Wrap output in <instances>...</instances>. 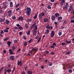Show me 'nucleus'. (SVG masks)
Returning <instances> with one entry per match:
<instances>
[{"label": "nucleus", "instance_id": "nucleus-1", "mask_svg": "<svg viewBox=\"0 0 74 74\" xmlns=\"http://www.w3.org/2000/svg\"><path fill=\"white\" fill-rule=\"evenodd\" d=\"M32 10H31V8H29L28 7H27V10L26 11V13L27 14V15L28 16H29L30 15V13H31V11Z\"/></svg>", "mask_w": 74, "mask_h": 74}, {"label": "nucleus", "instance_id": "nucleus-2", "mask_svg": "<svg viewBox=\"0 0 74 74\" xmlns=\"http://www.w3.org/2000/svg\"><path fill=\"white\" fill-rule=\"evenodd\" d=\"M69 5L68 3H66V5H65L64 7L63 8V9H64V10H67V6L69 7Z\"/></svg>", "mask_w": 74, "mask_h": 74}, {"label": "nucleus", "instance_id": "nucleus-3", "mask_svg": "<svg viewBox=\"0 0 74 74\" xmlns=\"http://www.w3.org/2000/svg\"><path fill=\"white\" fill-rule=\"evenodd\" d=\"M8 16H9L10 17H11V15H12V12L11 11V10H9L8 12Z\"/></svg>", "mask_w": 74, "mask_h": 74}, {"label": "nucleus", "instance_id": "nucleus-4", "mask_svg": "<svg viewBox=\"0 0 74 74\" xmlns=\"http://www.w3.org/2000/svg\"><path fill=\"white\" fill-rule=\"evenodd\" d=\"M51 37H53L54 35H55V34H54V31H52L51 32Z\"/></svg>", "mask_w": 74, "mask_h": 74}, {"label": "nucleus", "instance_id": "nucleus-5", "mask_svg": "<svg viewBox=\"0 0 74 74\" xmlns=\"http://www.w3.org/2000/svg\"><path fill=\"white\" fill-rule=\"evenodd\" d=\"M55 16L53 15L51 16V18L52 21H54V20H55Z\"/></svg>", "mask_w": 74, "mask_h": 74}, {"label": "nucleus", "instance_id": "nucleus-6", "mask_svg": "<svg viewBox=\"0 0 74 74\" xmlns=\"http://www.w3.org/2000/svg\"><path fill=\"white\" fill-rule=\"evenodd\" d=\"M22 21L23 20V18L22 16L18 18L17 19L18 21Z\"/></svg>", "mask_w": 74, "mask_h": 74}, {"label": "nucleus", "instance_id": "nucleus-7", "mask_svg": "<svg viewBox=\"0 0 74 74\" xmlns=\"http://www.w3.org/2000/svg\"><path fill=\"white\" fill-rule=\"evenodd\" d=\"M33 21V20H32V18H30L27 19L26 20V22H30V21Z\"/></svg>", "mask_w": 74, "mask_h": 74}, {"label": "nucleus", "instance_id": "nucleus-8", "mask_svg": "<svg viewBox=\"0 0 74 74\" xmlns=\"http://www.w3.org/2000/svg\"><path fill=\"white\" fill-rule=\"evenodd\" d=\"M7 44L9 47H11V42L10 41H9L8 42Z\"/></svg>", "mask_w": 74, "mask_h": 74}, {"label": "nucleus", "instance_id": "nucleus-9", "mask_svg": "<svg viewBox=\"0 0 74 74\" xmlns=\"http://www.w3.org/2000/svg\"><path fill=\"white\" fill-rule=\"evenodd\" d=\"M44 13H42L40 14H39V18H41L42 16H44Z\"/></svg>", "mask_w": 74, "mask_h": 74}, {"label": "nucleus", "instance_id": "nucleus-10", "mask_svg": "<svg viewBox=\"0 0 74 74\" xmlns=\"http://www.w3.org/2000/svg\"><path fill=\"white\" fill-rule=\"evenodd\" d=\"M5 20V18H4L3 19L2 18H0V22H4V20Z\"/></svg>", "mask_w": 74, "mask_h": 74}, {"label": "nucleus", "instance_id": "nucleus-11", "mask_svg": "<svg viewBox=\"0 0 74 74\" xmlns=\"http://www.w3.org/2000/svg\"><path fill=\"white\" fill-rule=\"evenodd\" d=\"M25 28H26L27 29H28V28H29V26L27 23H25Z\"/></svg>", "mask_w": 74, "mask_h": 74}, {"label": "nucleus", "instance_id": "nucleus-12", "mask_svg": "<svg viewBox=\"0 0 74 74\" xmlns=\"http://www.w3.org/2000/svg\"><path fill=\"white\" fill-rule=\"evenodd\" d=\"M10 59L12 60H14V56H11L10 57Z\"/></svg>", "mask_w": 74, "mask_h": 74}, {"label": "nucleus", "instance_id": "nucleus-13", "mask_svg": "<svg viewBox=\"0 0 74 74\" xmlns=\"http://www.w3.org/2000/svg\"><path fill=\"white\" fill-rule=\"evenodd\" d=\"M62 17H58V20L59 21L60 20H62Z\"/></svg>", "mask_w": 74, "mask_h": 74}, {"label": "nucleus", "instance_id": "nucleus-14", "mask_svg": "<svg viewBox=\"0 0 74 74\" xmlns=\"http://www.w3.org/2000/svg\"><path fill=\"white\" fill-rule=\"evenodd\" d=\"M10 7H13V3H12V2H11L10 3Z\"/></svg>", "mask_w": 74, "mask_h": 74}, {"label": "nucleus", "instance_id": "nucleus-15", "mask_svg": "<svg viewBox=\"0 0 74 74\" xmlns=\"http://www.w3.org/2000/svg\"><path fill=\"white\" fill-rule=\"evenodd\" d=\"M62 31L61 30H60L58 32V35L59 36H61V35H62Z\"/></svg>", "mask_w": 74, "mask_h": 74}, {"label": "nucleus", "instance_id": "nucleus-16", "mask_svg": "<svg viewBox=\"0 0 74 74\" xmlns=\"http://www.w3.org/2000/svg\"><path fill=\"white\" fill-rule=\"evenodd\" d=\"M44 21L45 22H49V21L46 18H44Z\"/></svg>", "mask_w": 74, "mask_h": 74}, {"label": "nucleus", "instance_id": "nucleus-17", "mask_svg": "<svg viewBox=\"0 0 74 74\" xmlns=\"http://www.w3.org/2000/svg\"><path fill=\"white\" fill-rule=\"evenodd\" d=\"M35 25H36V24L35 23H34L33 25H32L31 27V29H33V28L34 27Z\"/></svg>", "mask_w": 74, "mask_h": 74}, {"label": "nucleus", "instance_id": "nucleus-18", "mask_svg": "<svg viewBox=\"0 0 74 74\" xmlns=\"http://www.w3.org/2000/svg\"><path fill=\"white\" fill-rule=\"evenodd\" d=\"M66 43H67V44H70V43L71 42V40L69 41L67 40H66Z\"/></svg>", "mask_w": 74, "mask_h": 74}, {"label": "nucleus", "instance_id": "nucleus-19", "mask_svg": "<svg viewBox=\"0 0 74 74\" xmlns=\"http://www.w3.org/2000/svg\"><path fill=\"white\" fill-rule=\"evenodd\" d=\"M17 64L18 65H21V64H22V61H18V62Z\"/></svg>", "mask_w": 74, "mask_h": 74}, {"label": "nucleus", "instance_id": "nucleus-20", "mask_svg": "<svg viewBox=\"0 0 74 74\" xmlns=\"http://www.w3.org/2000/svg\"><path fill=\"white\" fill-rule=\"evenodd\" d=\"M55 15H56V17H58L59 16V14L58 13H56Z\"/></svg>", "mask_w": 74, "mask_h": 74}, {"label": "nucleus", "instance_id": "nucleus-21", "mask_svg": "<svg viewBox=\"0 0 74 74\" xmlns=\"http://www.w3.org/2000/svg\"><path fill=\"white\" fill-rule=\"evenodd\" d=\"M46 28L48 29H49L51 28V27H50V26H49V25H47L46 27Z\"/></svg>", "mask_w": 74, "mask_h": 74}, {"label": "nucleus", "instance_id": "nucleus-22", "mask_svg": "<svg viewBox=\"0 0 74 74\" xmlns=\"http://www.w3.org/2000/svg\"><path fill=\"white\" fill-rule=\"evenodd\" d=\"M6 24H7V25H8V24H9V23H10V21H8V20H6Z\"/></svg>", "mask_w": 74, "mask_h": 74}, {"label": "nucleus", "instance_id": "nucleus-23", "mask_svg": "<svg viewBox=\"0 0 74 74\" xmlns=\"http://www.w3.org/2000/svg\"><path fill=\"white\" fill-rule=\"evenodd\" d=\"M30 31L28 30L27 32V35H30Z\"/></svg>", "mask_w": 74, "mask_h": 74}, {"label": "nucleus", "instance_id": "nucleus-24", "mask_svg": "<svg viewBox=\"0 0 74 74\" xmlns=\"http://www.w3.org/2000/svg\"><path fill=\"white\" fill-rule=\"evenodd\" d=\"M12 48L13 51H14V50H15V49H16V48H15V47L14 46H12Z\"/></svg>", "mask_w": 74, "mask_h": 74}, {"label": "nucleus", "instance_id": "nucleus-25", "mask_svg": "<svg viewBox=\"0 0 74 74\" xmlns=\"http://www.w3.org/2000/svg\"><path fill=\"white\" fill-rule=\"evenodd\" d=\"M28 74H32V72L30 71H28Z\"/></svg>", "mask_w": 74, "mask_h": 74}, {"label": "nucleus", "instance_id": "nucleus-26", "mask_svg": "<svg viewBox=\"0 0 74 74\" xmlns=\"http://www.w3.org/2000/svg\"><path fill=\"white\" fill-rule=\"evenodd\" d=\"M37 51H38V50H37V49L35 48L34 49V51H35V53H36V52H37Z\"/></svg>", "mask_w": 74, "mask_h": 74}, {"label": "nucleus", "instance_id": "nucleus-27", "mask_svg": "<svg viewBox=\"0 0 74 74\" xmlns=\"http://www.w3.org/2000/svg\"><path fill=\"white\" fill-rule=\"evenodd\" d=\"M5 71H6V72L10 73L11 72V69H8L7 70Z\"/></svg>", "mask_w": 74, "mask_h": 74}, {"label": "nucleus", "instance_id": "nucleus-28", "mask_svg": "<svg viewBox=\"0 0 74 74\" xmlns=\"http://www.w3.org/2000/svg\"><path fill=\"white\" fill-rule=\"evenodd\" d=\"M40 41H41V38H39V39H38V40L37 42L38 43H39V42H40Z\"/></svg>", "mask_w": 74, "mask_h": 74}, {"label": "nucleus", "instance_id": "nucleus-29", "mask_svg": "<svg viewBox=\"0 0 74 74\" xmlns=\"http://www.w3.org/2000/svg\"><path fill=\"white\" fill-rule=\"evenodd\" d=\"M64 2H63V1H61V2L60 3V4L62 6V5H63V3H64Z\"/></svg>", "mask_w": 74, "mask_h": 74}, {"label": "nucleus", "instance_id": "nucleus-30", "mask_svg": "<svg viewBox=\"0 0 74 74\" xmlns=\"http://www.w3.org/2000/svg\"><path fill=\"white\" fill-rule=\"evenodd\" d=\"M37 17V14H35L34 16V19H36Z\"/></svg>", "mask_w": 74, "mask_h": 74}, {"label": "nucleus", "instance_id": "nucleus-31", "mask_svg": "<svg viewBox=\"0 0 74 74\" xmlns=\"http://www.w3.org/2000/svg\"><path fill=\"white\" fill-rule=\"evenodd\" d=\"M28 66H26V67L25 66L24 67V68H25V71H26L27 69L26 68H28Z\"/></svg>", "mask_w": 74, "mask_h": 74}, {"label": "nucleus", "instance_id": "nucleus-32", "mask_svg": "<svg viewBox=\"0 0 74 74\" xmlns=\"http://www.w3.org/2000/svg\"><path fill=\"white\" fill-rule=\"evenodd\" d=\"M32 41H33V39H31L29 40L28 42H29V43H31V42H32Z\"/></svg>", "mask_w": 74, "mask_h": 74}, {"label": "nucleus", "instance_id": "nucleus-33", "mask_svg": "<svg viewBox=\"0 0 74 74\" xmlns=\"http://www.w3.org/2000/svg\"><path fill=\"white\" fill-rule=\"evenodd\" d=\"M33 32H34L35 34H36L37 33V30H34V31Z\"/></svg>", "mask_w": 74, "mask_h": 74}, {"label": "nucleus", "instance_id": "nucleus-34", "mask_svg": "<svg viewBox=\"0 0 74 74\" xmlns=\"http://www.w3.org/2000/svg\"><path fill=\"white\" fill-rule=\"evenodd\" d=\"M4 32H5V33H7V32H8V30L7 29H5L3 31Z\"/></svg>", "mask_w": 74, "mask_h": 74}, {"label": "nucleus", "instance_id": "nucleus-35", "mask_svg": "<svg viewBox=\"0 0 74 74\" xmlns=\"http://www.w3.org/2000/svg\"><path fill=\"white\" fill-rule=\"evenodd\" d=\"M18 29H21V30H22L23 29V27H18Z\"/></svg>", "mask_w": 74, "mask_h": 74}, {"label": "nucleus", "instance_id": "nucleus-36", "mask_svg": "<svg viewBox=\"0 0 74 74\" xmlns=\"http://www.w3.org/2000/svg\"><path fill=\"white\" fill-rule=\"evenodd\" d=\"M9 39V38H6L3 39V40L5 41H7V40H8Z\"/></svg>", "mask_w": 74, "mask_h": 74}, {"label": "nucleus", "instance_id": "nucleus-37", "mask_svg": "<svg viewBox=\"0 0 74 74\" xmlns=\"http://www.w3.org/2000/svg\"><path fill=\"white\" fill-rule=\"evenodd\" d=\"M70 52L69 51H68L66 52V54L67 55H70Z\"/></svg>", "mask_w": 74, "mask_h": 74}, {"label": "nucleus", "instance_id": "nucleus-38", "mask_svg": "<svg viewBox=\"0 0 74 74\" xmlns=\"http://www.w3.org/2000/svg\"><path fill=\"white\" fill-rule=\"evenodd\" d=\"M63 24H64L65 23H67V21L66 20H65L64 22H63Z\"/></svg>", "mask_w": 74, "mask_h": 74}, {"label": "nucleus", "instance_id": "nucleus-39", "mask_svg": "<svg viewBox=\"0 0 74 74\" xmlns=\"http://www.w3.org/2000/svg\"><path fill=\"white\" fill-rule=\"evenodd\" d=\"M23 33L22 32H19V34L20 36H21L22 35V34Z\"/></svg>", "mask_w": 74, "mask_h": 74}, {"label": "nucleus", "instance_id": "nucleus-40", "mask_svg": "<svg viewBox=\"0 0 74 74\" xmlns=\"http://www.w3.org/2000/svg\"><path fill=\"white\" fill-rule=\"evenodd\" d=\"M12 19H13L15 20V19H16V17L15 16L12 17Z\"/></svg>", "mask_w": 74, "mask_h": 74}, {"label": "nucleus", "instance_id": "nucleus-41", "mask_svg": "<svg viewBox=\"0 0 74 74\" xmlns=\"http://www.w3.org/2000/svg\"><path fill=\"white\" fill-rule=\"evenodd\" d=\"M69 73H72V70L71 69L69 70Z\"/></svg>", "mask_w": 74, "mask_h": 74}, {"label": "nucleus", "instance_id": "nucleus-42", "mask_svg": "<svg viewBox=\"0 0 74 74\" xmlns=\"http://www.w3.org/2000/svg\"><path fill=\"white\" fill-rule=\"evenodd\" d=\"M71 23H74V20H71Z\"/></svg>", "mask_w": 74, "mask_h": 74}, {"label": "nucleus", "instance_id": "nucleus-43", "mask_svg": "<svg viewBox=\"0 0 74 74\" xmlns=\"http://www.w3.org/2000/svg\"><path fill=\"white\" fill-rule=\"evenodd\" d=\"M39 38V36H38L37 35V36L35 37V39H38Z\"/></svg>", "mask_w": 74, "mask_h": 74}, {"label": "nucleus", "instance_id": "nucleus-44", "mask_svg": "<svg viewBox=\"0 0 74 74\" xmlns=\"http://www.w3.org/2000/svg\"><path fill=\"white\" fill-rule=\"evenodd\" d=\"M48 9H51V7L50 6H48L47 7Z\"/></svg>", "mask_w": 74, "mask_h": 74}, {"label": "nucleus", "instance_id": "nucleus-45", "mask_svg": "<svg viewBox=\"0 0 74 74\" xmlns=\"http://www.w3.org/2000/svg\"><path fill=\"white\" fill-rule=\"evenodd\" d=\"M26 45H27V42H25L24 43V46H26Z\"/></svg>", "mask_w": 74, "mask_h": 74}, {"label": "nucleus", "instance_id": "nucleus-46", "mask_svg": "<svg viewBox=\"0 0 74 74\" xmlns=\"http://www.w3.org/2000/svg\"><path fill=\"white\" fill-rule=\"evenodd\" d=\"M73 5H71L70 7V9H71V10L72 8H73Z\"/></svg>", "mask_w": 74, "mask_h": 74}, {"label": "nucleus", "instance_id": "nucleus-47", "mask_svg": "<svg viewBox=\"0 0 74 74\" xmlns=\"http://www.w3.org/2000/svg\"><path fill=\"white\" fill-rule=\"evenodd\" d=\"M14 43H16V42H17V40H14Z\"/></svg>", "mask_w": 74, "mask_h": 74}, {"label": "nucleus", "instance_id": "nucleus-48", "mask_svg": "<svg viewBox=\"0 0 74 74\" xmlns=\"http://www.w3.org/2000/svg\"><path fill=\"white\" fill-rule=\"evenodd\" d=\"M53 46H56V43H53Z\"/></svg>", "mask_w": 74, "mask_h": 74}, {"label": "nucleus", "instance_id": "nucleus-49", "mask_svg": "<svg viewBox=\"0 0 74 74\" xmlns=\"http://www.w3.org/2000/svg\"><path fill=\"white\" fill-rule=\"evenodd\" d=\"M3 10H0V14H2V13H3Z\"/></svg>", "mask_w": 74, "mask_h": 74}, {"label": "nucleus", "instance_id": "nucleus-50", "mask_svg": "<svg viewBox=\"0 0 74 74\" xmlns=\"http://www.w3.org/2000/svg\"><path fill=\"white\" fill-rule=\"evenodd\" d=\"M37 29H38V28L37 27V26H35V30H37Z\"/></svg>", "mask_w": 74, "mask_h": 74}, {"label": "nucleus", "instance_id": "nucleus-51", "mask_svg": "<svg viewBox=\"0 0 74 74\" xmlns=\"http://www.w3.org/2000/svg\"><path fill=\"white\" fill-rule=\"evenodd\" d=\"M19 5H20L19 3H18V4H17V5H16V7H18V6H19Z\"/></svg>", "mask_w": 74, "mask_h": 74}, {"label": "nucleus", "instance_id": "nucleus-52", "mask_svg": "<svg viewBox=\"0 0 74 74\" xmlns=\"http://www.w3.org/2000/svg\"><path fill=\"white\" fill-rule=\"evenodd\" d=\"M7 5H4L3 8H7Z\"/></svg>", "mask_w": 74, "mask_h": 74}, {"label": "nucleus", "instance_id": "nucleus-53", "mask_svg": "<svg viewBox=\"0 0 74 74\" xmlns=\"http://www.w3.org/2000/svg\"><path fill=\"white\" fill-rule=\"evenodd\" d=\"M54 24H55V25H58V23H57V22H54Z\"/></svg>", "mask_w": 74, "mask_h": 74}, {"label": "nucleus", "instance_id": "nucleus-54", "mask_svg": "<svg viewBox=\"0 0 74 74\" xmlns=\"http://www.w3.org/2000/svg\"><path fill=\"white\" fill-rule=\"evenodd\" d=\"M32 50H31V51L32 52V51H34V47H32Z\"/></svg>", "mask_w": 74, "mask_h": 74}, {"label": "nucleus", "instance_id": "nucleus-55", "mask_svg": "<svg viewBox=\"0 0 74 74\" xmlns=\"http://www.w3.org/2000/svg\"><path fill=\"white\" fill-rule=\"evenodd\" d=\"M10 53L11 55H13L14 54V53L12 52V51H11L10 52Z\"/></svg>", "mask_w": 74, "mask_h": 74}, {"label": "nucleus", "instance_id": "nucleus-56", "mask_svg": "<svg viewBox=\"0 0 74 74\" xmlns=\"http://www.w3.org/2000/svg\"><path fill=\"white\" fill-rule=\"evenodd\" d=\"M54 47H55L53 45H51V46L50 48H54Z\"/></svg>", "mask_w": 74, "mask_h": 74}, {"label": "nucleus", "instance_id": "nucleus-57", "mask_svg": "<svg viewBox=\"0 0 74 74\" xmlns=\"http://www.w3.org/2000/svg\"><path fill=\"white\" fill-rule=\"evenodd\" d=\"M73 67H74V65H72L71 66H69V68H72Z\"/></svg>", "mask_w": 74, "mask_h": 74}, {"label": "nucleus", "instance_id": "nucleus-58", "mask_svg": "<svg viewBox=\"0 0 74 74\" xmlns=\"http://www.w3.org/2000/svg\"><path fill=\"white\" fill-rule=\"evenodd\" d=\"M21 51V48H19L18 50L17 51V52H19V51Z\"/></svg>", "mask_w": 74, "mask_h": 74}, {"label": "nucleus", "instance_id": "nucleus-59", "mask_svg": "<svg viewBox=\"0 0 74 74\" xmlns=\"http://www.w3.org/2000/svg\"><path fill=\"white\" fill-rule=\"evenodd\" d=\"M46 32H47V33H49V29H47L46 30Z\"/></svg>", "mask_w": 74, "mask_h": 74}, {"label": "nucleus", "instance_id": "nucleus-60", "mask_svg": "<svg viewBox=\"0 0 74 74\" xmlns=\"http://www.w3.org/2000/svg\"><path fill=\"white\" fill-rule=\"evenodd\" d=\"M16 26L18 27H20V25H19V24L16 25Z\"/></svg>", "mask_w": 74, "mask_h": 74}, {"label": "nucleus", "instance_id": "nucleus-61", "mask_svg": "<svg viewBox=\"0 0 74 74\" xmlns=\"http://www.w3.org/2000/svg\"><path fill=\"white\" fill-rule=\"evenodd\" d=\"M66 45V43H62V45Z\"/></svg>", "mask_w": 74, "mask_h": 74}, {"label": "nucleus", "instance_id": "nucleus-62", "mask_svg": "<svg viewBox=\"0 0 74 74\" xmlns=\"http://www.w3.org/2000/svg\"><path fill=\"white\" fill-rule=\"evenodd\" d=\"M46 54H48L49 52L48 51H46Z\"/></svg>", "mask_w": 74, "mask_h": 74}, {"label": "nucleus", "instance_id": "nucleus-63", "mask_svg": "<svg viewBox=\"0 0 74 74\" xmlns=\"http://www.w3.org/2000/svg\"><path fill=\"white\" fill-rule=\"evenodd\" d=\"M5 3L6 4V5H7L8 4V3L7 1H5Z\"/></svg>", "mask_w": 74, "mask_h": 74}, {"label": "nucleus", "instance_id": "nucleus-64", "mask_svg": "<svg viewBox=\"0 0 74 74\" xmlns=\"http://www.w3.org/2000/svg\"><path fill=\"white\" fill-rule=\"evenodd\" d=\"M22 74H25V71H23L22 72Z\"/></svg>", "mask_w": 74, "mask_h": 74}]
</instances>
